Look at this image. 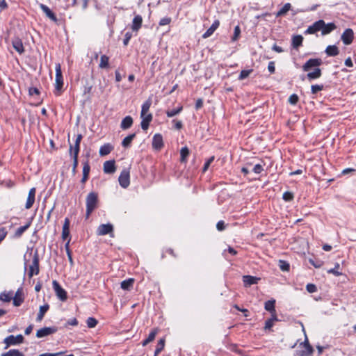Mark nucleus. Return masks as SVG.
Instances as JSON below:
<instances>
[{
  "label": "nucleus",
  "mask_w": 356,
  "mask_h": 356,
  "mask_svg": "<svg viewBox=\"0 0 356 356\" xmlns=\"http://www.w3.org/2000/svg\"><path fill=\"white\" fill-rule=\"evenodd\" d=\"M339 267V264H337V265H336L335 268H332V269H330V270H327V273H328L334 274V275H336V276H339V275H341V273H339V271H337V270H336V268H338Z\"/></svg>",
  "instance_id": "e2e57ef3"
},
{
  "label": "nucleus",
  "mask_w": 356,
  "mask_h": 356,
  "mask_svg": "<svg viewBox=\"0 0 356 356\" xmlns=\"http://www.w3.org/2000/svg\"><path fill=\"white\" fill-rule=\"evenodd\" d=\"M1 356H24V355L18 350L12 349L6 353H2Z\"/></svg>",
  "instance_id": "ea45409f"
},
{
  "label": "nucleus",
  "mask_w": 356,
  "mask_h": 356,
  "mask_svg": "<svg viewBox=\"0 0 356 356\" xmlns=\"http://www.w3.org/2000/svg\"><path fill=\"white\" fill-rule=\"evenodd\" d=\"M172 122L175 124V129L180 130L183 127V124L181 120H173Z\"/></svg>",
  "instance_id": "13d9d810"
},
{
  "label": "nucleus",
  "mask_w": 356,
  "mask_h": 356,
  "mask_svg": "<svg viewBox=\"0 0 356 356\" xmlns=\"http://www.w3.org/2000/svg\"><path fill=\"white\" fill-rule=\"evenodd\" d=\"M116 170L114 160L106 161L104 163V172L106 174H113Z\"/></svg>",
  "instance_id": "2eb2a0df"
},
{
  "label": "nucleus",
  "mask_w": 356,
  "mask_h": 356,
  "mask_svg": "<svg viewBox=\"0 0 356 356\" xmlns=\"http://www.w3.org/2000/svg\"><path fill=\"white\" fill-rule=\"evenodd\" d=\"M13 47L19 54L24 52V48L22 40L19 38H15L13 42Z\"/></svg>",
  "instance_id": "4be33fe9"
},
{
  "label": "nucleus",
  "mask_w": 356,
  "mask_h": 356,
  "mask_svg": "<svg viewBox=\"0 0 356 356\" xmlns=\"http://www.w3.org/2000/svg\"><path fill=\"white\" fill-rule=\"evenodd\" d=\"M40 9L45 13L47 17L54 22H57L58 19L56 15L51 10V9L44 4L41 3L40 5Z\"/></svg>",
  "instance_id": "6ab92c4d"
},
{
  "label": "nucleus",
  "mask_w": 356,
  "mask_h": 356,
  "mask_svg": "<svg viewBox=\"0 0 356 356\" xmlns=\"http://www.w3.org/2000/svg\"><path fill=\"white\" fill-rule=\"evenodd\" d=\"M24 337L22 334L17 336L10 335L4 339L3 342L6 343L5 349H7L10 346L17 345L23 343Z\"/></svg>",
  "instance_id": "20e7f679"
},
{
  "label": "nucleus",
  "mask_w": 356,
  "mask_h": 356,
  "mask_svg": "<svg viewBox=\"0 0 356 356\" xmlns=\"http://www.w3.org/2000/svg\"><path fill=\"white\" fill-rule=\"evenodd\" d=\"M134 282V280L133 278L125 280L121 282V288L129 291L133 287Z\"/></svg>",
  "instance_id": "473e14b6"
},
{
  "label": "nucleus",
  "mask_w": 356,
  "mask_h": 356,
  "mask_svg": "<svg viewBox=\"0 0 356 356\" xmlns=\"http://www.w3.org/2000/svg\"><path fill=\"white\" fill-rule=\"evenodd\" d=\"M113 149L114 147L111 143L104 144L99 148V154L101 156H106L109 154Z\"/></svg>",
  "instance_id": "393cba45"
},
{
  "label": "nucleus",
  "mask_w": 356,
  "mask_h": 356,
  "mask_svg": "<svg viewBox=\"0 0 356 356\" xmlns=\"http://www.w3.org/2000/svg\"><path fill=\"white\" fill-rule=\"evenodd\" d=\"M142 119L140 126L143 130H147L149 127L150 122L152 120V115L151 113H148L147 115H145L143 116L140 115Z\"/></svg>",
  "instance_id": "aec40b11"
},
{
  "label": "nucleus",
  "mask_w": 356,
  "mask_h": 356,
  "mask_svg": "<svg viewBox=\"0 0 356 356\" xmlns=\"http://www.w3.org/2000/svg\"><path fill=\"white\" fill-rule=\"evenodd\" d=\"M183 110V106H180L177 108L172 110H168L165 111V114L168 118H172L177 114L180 113Z\"/></svg>",
  "instance_id": "e433bc0d"
},
{
  "label": "nucleus",
  "mask_w": 356,
  "mask_h": 356,
  "mask_svg": "<svg viewBox=\"0 0 356 356\" xmlns=\"http://www.w3.org/2000/svg\"><path fill=\"white\" fill-rule=\"evenodd\" d=\"M323 20L320 19L314 22L312 26H309L307 29L305 31L306 34H314L317 31H321V29L323 28Z\"/></svg>",
  "instance_id": "f8f14e48"
},
{
  "label": "nucleus",
  "mask_w": 356,
  "mask_h": 356,
  "mask_svg": "<svg viewBox=\"0 0 356 356\" xmlns=\"http://www.w3.org/2000/svg\"><path fill=\"white\" fill-rule=\"evenodd\" d=\"M135 137H136V134H132L127 136V137H125L123 139V140L122 142V145L124 147H129Z\"/></svg>",
  "instance_id": "4c0bfd02"
},
{
  "label": "nucleus",
  "mask_w": 356,
  "mask_h": 356,
  "mask_svg": "<svg viewBox=\"0 0 356 356\" xmlns=\"http://www.w3.org/2000/svg\"><path fill=\"white\" fill-rule=\"evenodd\" d=\"M56 79H55V91L56 95L58 96L61 93L63 86V78L62 74L61 66L60 63H56Z\"/></svg>",
  "instance_id": "f03ea898"
},
{
  "label": "nucleus",
  "mask_w": 356,
  "mask_h": 356,
  "mask_svg": "<svg viewBox=\"0 0 356 356\" xmlns=\"http://www.w3.org/2000/svg\"><path fill=\"white\" fill-rule=\"evenodd\" d=\"M70 220L68 218H65L62 230V238L63 240H65L70 236Z\"/></svg>",
  "instance_id": "a878e982"
},
{
  "label": "nucleus",
  "mask_w": 356,
  "mask_h": 356,
  "mask_svg": "<svg viewBox=\"0 0 356 356\" xmlns=\"http://www.w3.org/2000/svg\"><path fill=\"white\" fill-rule=\"evenodd\" d=\"M35 188H32L30 189L26 200V203L25 205L26 209H30L35 202Z\"/></svg>",
  "instance_id": "a211bd4d"
},
{
  "label": "nucleus",
  "mask_w": 356,
  "mask_h": 356,
  "mask_svg": "<svg viewBox=\"0 0 356 356\" xmlns=\"http://www.w3.org/2000/svg\"><path fill=\"white\" fill-rule=\"evenodd\" d=\"M189 154L190 150L186 146L183 147L180 150V156H188Z\"/></svg>",
  "instance_id": "0e129e2a"
},
{
  "label": "nucleus",
  "mask_w": 356,
  "mask_h": 356,
  "mask_svg": "<svg viewBox=\"0 0 356 356\" xmlns=\"http://www.w3.org/2000/svg\"><path fill=\"white\" fill-rule=\"evenodd\" d=\"M275 300H270L265 302V309L268 312H270V313L275 314Z\"/></svg>",
  "instance_id": "f704fd0d"
},
{
  "label": "nucleus",
  "mask_w": 356,
  "mask_h": 356,
  "mask_svg": "<svg viewBox=\"0 0 356 356\" xmlns=\"http://www.w3.org/2000/svg\"><path fill=\"white\" fill-rule=\"evenodd\" d=\"M322 63L323 61L321 58H310L302 65V70L304 72H309L312 68L318 67Z\"/></svg>",
  "instance_id": "423d86ee"
},
{
  "label": "nucleus",
  "mask_w": 356,
  "mask_h": 356,
  "mask_svg": "<svg viewBox=\"0 0 356 356\" xmlns=\"http://www.w3.org/2000/svg\"><path fill=\"white\" fill-rule=\"evenodd\" d=\"M31 223L28 222L26 225L17 228L15 234V236H21L22 234L29 227Z\"/></svg>",
  "instance_id": "79ce46f5"
},
{
  "label": "nucleus",
  "mask_w": 356,
  "mask_h": 356,
  "mask_svg": "<svg viewBox=\"0 0 356 356\" xmlns=\"http://www.w3.org/2000/svg\"><path fill=\"white\" fill-rule=\"evenodd\" d=\"M291 8V5L289 3H285L283 7L276 13V17H281L286 14V13L290 10Z\"/></svg>",
  "instance_id": "c9c22d12"
},
{
  "label": "nucleus",
  "mask_w": 356,
  "mask_h": 356,
  "mask_svg": "<svg viewBox=\"0 0 356 356\" xmlns=\"http://www.w3.org/2000/svg\"><path fill=\"white\" fill-rule=\"evenodd\" d=\"M260 280V278L251 276V275H244L243 276V281L244 283V286L245 287H249L252 284H257L258 281Z\"/></svg>",
  "instance_id": "dca6fc26"
},
{
  "label": "nucleus",
  "mask_w": 356,
  "mask_h": 356,
  "mask_svg": "<svg viewBox=\"0 0 356 356\" xmlns=\"http://www.w3.org/2000/svg\"><path fill=\"white\" fill-rule=\"evenodd\" d=\"M58 331V327H44L38 330L36 332V337L38 338H42L47 337L48 335L52 334Z\"/></svg>",
  "instance_id": "6e6552de"
},
{
  "label": "nucleus",
  "mask_w": 356,
  "mask_h": 356,
  "mask_svg": "<svg viewBox=\"0 0 356 356\" xmlns=\"http://www.w3.org/2000/svg\"><path fill=\"white\" fill-rule=\"evenodd\" d=\"M304 346L307 350V355H312L314 352L313 347L309 344L307 339H305L304 341Z\"/></svg>",
  "instance_id": "09e8293b"
},
{
  "label": "nucleus",
  "mask_w": 356,
  "mask_h": 356,
  "mask_svg": "<svg viewBox=\"0 0 356 356\" xmlns=\"http://www.w3.org/2000/svg\"><path fill=\"white\" fill-rule=\"evenodd\" d=\"M90 167L88 163V161L84 163L83 168V175H89Z\"/></svg>",
  "instance_id": "bf43d9fd"
},
{
  "label": "nucleus",
  "mask_w": 356,
  "mask_h": 356,
  "mask_svg": "<svg viewBox=\"0 0 356 356\" xmlns=\"http://www.w3.org/2000/svg\"><path fill=\"white\" fill-rule=\"evenodd\" d=\"M170 22H171V18L166 17H163V18L161 19L159 24L160 26H165V25L169 24Z\"/></svg>",
  "instance_id": "4d7b16f0"
},
{
  "label": "nucleus",
  "mask_w": 356,
  "mask_h": 356,
  "mask_svg": "<svg viewBox=\"0 0 356 356\" xmlns=\"http://www.w3.org/2000/svg\"><path fill=\"white\" fill-rule=\"evenodd\" d=\"M220 25V22L218 20H215L211 26L207 30V31L202 35L203 38H207L210 37L214 31L218 28Z\"/></svg>",
  "instance_id": "412c9836"
},
{
  "label": "nucleus",
  "mask_w": 356,
  "mask_h": 356,
  "mask_svg": "<svg viewBox=\"0 0 356 356\" xmlns=\"http://www.w3.org/2000/svg\"><path fill=\"white\" fill-rule=\"evenodd\" d=\"M142 24L143 17L139 15H136L132 21L131 29L137 32L141 28Z\"/></svg>",
  "instance_id": "f3484780"
},
{
  "label": "nucleus",
  "mask_w": 356,
  "mask_h": 356,
  "mask_svg": "<svg viewBox=\"0 0 356 356\" xmlns=\"http://www.w3.org/2000/svg\"><path fill=\"white\" fill-rule=\"evenodd\" d=\"M86 323L88 327L93 328L97 325L98 321L93 317H89Z\"/></svg>",
  "instance_id": "c03bdc74"
},
{
  "label": "nucleus",
  "mask_w": 356,
  "mask_h": 356,
  "mask_svg": "<svg viewBox=\"0 0 356 356\" xmlns=\"http://www.w3.org/2000/svg\"><path fill=\"white\" fill-rule=\"evenodd\" d=\"M283 199L287 202L291 201L293 199V194L291 192L286 191L283 194Z\"/></svg>",
  "instance_id": "603ef678"
},
{
  "label": "nucleus",
  "mask_w": 356,
  "mask_h": 356,
  "mask_svg": "<svg viewBox=\"0 0 356 356\" xmlns=\"http://www.w3.org/2000/svg\"><path fill=\"white\" fill-rule=\"evenodd\" d=\"M240 34H241L240 27H239V26H236L234 28V35L232 38V40L236 41L238 39Z\"/></svg>",
  "instance_id": "8fccbe9b"
},
{
  "label": "nucleus",
  "mask_w": 356,
  "mask_h": 356,
  "mask_svg": "<svg viewBox=\"0 0 356 356\" xmlns=\"http://www.w3.org/2000/svg\"><path fill=\"white\" fill-rule=\"evenodd\" d=\"M165 339H161L157 343L155 352H154V356H157L164 348L165 346Z\"/></svg>",
  "instance_id": "58836bf2"
},
{
  "label": "nucleus",
  "mask_w": 356,
  "mask_h": 356,
  "mask_svg": "<svg viewBox=\"0 0 356 356\" xmlns=\"http://www.w3.org/2000/svg\"><path fill=\"white\" fill-rule=\"evenodd\" d=\"M92 86L86 83L83 87V95H90L92 92Z\"/></svg>",
  "instance_id": "3c124183"
},
{
  "label": "nucleus",
  "mask_w": 356,
  "mask_h": 356,
  "mask_svg": "<svg viewBox=\"0 0 356 356\" xmlns=\"http://www.w3.org/2000/svg\"><path fill=\"white\" fill-rule=\"evenodd\" d=\"M113 232V226L110 224H102L97 228V234L99 236L106 235Z\"/></svg>",
  "instance_id": "9d476101"
},
{
  "label": "nucleus",
  "mask_w": 356,
  "mask_h": 356,
  "mask_svg": "<svg viewBox=\"0 0 356 356\" xmlns=\"http://www.w3.org/2000/svg\"><path fill=\"white\" fill-rule=\"evenodd\" d=\"M306 289L307 291L309 292V293H315L316 291H317V287L315 284H308L307 286H306Z\"/></svg>",
  "instance_id": "5fc2aeb1"
},
{
  "label": "nucleus",
  "mask_w": 356,
  "mask_h": 356,
  "mask_svg": "<svg viewBox=\"0 0 356 356\" xmlns=\"http://www.w3.org/2000/svg\"><path fill=\"white\" fill-rule=\"evenodd\" d=\"M118 181L120 183V185L124 188H126L129 186L130 181H129V170L128 169H124L119 178Z\"/></svg>",
  "instance_id": "0eeeda50"
},
{
  "label": "nucleus",
  "mask_w": 356,
  "mask_h": 356,
  "mask_svg": "<svg viewBox=\"0 0 356 356\" xmlns=\"http://www.w3.org/2000/svg\"><path fill=\"white\" fill-rule=\"evenodd\" d=\"M75 137H76V138H75L74 143V144L70 143V153L71 156L72 154H73V156H78V154L79 152V145H80L81 140L82 139V135L78 134V135L75 136Z\"/></svg>",
  "instance_id": "1a4fd4ad"
},
{
  "label": "nucleus",
  "mask_w": 356,
  "mask_h": 356,
  "mask_svg": "<svg viewBox=\"0 0 356 356\" xmlns=\"http://www.w3.org/2000/svg\"><path fill=\"white\" fill-rule=\"evenodd\" d=\"M52 284L56 293V296L58 297V298L63 302L66 301L67 299V295L65 290L63 289L59 283L56 280L53 281Z\"/></svg>",
  "instance_id": "39448f33"
},
{
  "label": "nucleus",
  "mask_w": 356,
  "mask_h": 356,
  "mask_svg": "<svg viewBox=\"0 0 356 356\" xmlns=\"http://www.w3.org/2000/svg\"><path fill=\"white\" fill-rule=\"evenodd\" d=\"M353 37V31L351 29H347L342 33L341 40L344 44L348 45L352 43Z\"/></svg>",
  "instance_id": "9b49d317"
},
{
  "label": "nucleus",
  "mask_w": 356,
  "mask_h": 356,
  "mask_svg": "<svg viewBox=\"0 0 356 356\" xmlns=\"http://www.w3.org/2000/svg\"><path fill=\"white\" fill-rule=\"evenodd\" d=\"M279 267L282 271H289L290 268L289 264L284 260H280Z\"/></svg>",
  "instance_id": "37998d69"
},
{
  "label": "nucleus",
  "mask_w": 356,
  "mask_h": 356,
  "mask_svg": "<svg viewBox=\"0 0 356 356\" xmlns=\"http://www.w3.org/2000/svg\"><path fill=\"white\" fill-rule=\"evenodd\" d=\"M213 158H214V157H211L209 159H208V160L206 161V163H204V165L203 169H202V171H203V172H206V171L208 170V168H209V165H211V163L213 162Z\"/></svg>",
  "instance_id": "680f3d73"
},
{
  "label": "nucleus",
  "mask_w": 356,
  "mask_h": 356,
  "mask_svg": "<svg viewBox=\"0 0 356 356\" xmlns=\"http://www.w3.org/2000/svg\"><path fill=\"white\" fill-rule=\"evenodd\" d=\"M151 105H152V100L150 98H149L142 105V109H141V113H140L141 116L148 114L147 113L149 110Z\"/></svg>",
  "instance_id": "72a5a7b5"
},
{
  "label": "nucleus",
  "mask_w": 356,
  "mask_h": 356,
  "mask_svg": "<svg viewBox=\"0 0 356 356\" xmlns=\"http://www.w3.org/2000/svg\"><path fill=\"white\" fill-rule=\"evenodd\" d=\"M299 100V97L296 94H293L289 97V103L292 105H296Z\"/></svg>",
  "instance_id": "de8ad7c7"
},
{
  "label": "nucleus",
  "mask_w": 356,
  "mask_h": 356,
  "mask_svg": "<svg viewBox=\"0 0 356 356\" xmlns=\"http://www.w3.org/2000/svg\"><path fill=\"white\" fill-rule=\"evenodd\" d=\"M322 75V71L320 68H314L313 72H309L307 74L308 80L312 81L320 78Z\"/></svg>",
  "instance_id": "b1692460"
},
{
  "label": "nucleus",
  "mask_w": 356,
  "mask_h": 356,
  "mask_svg": "<svg viewBox=\"0 0 356 356\" xmlns=\"http://www.w3.org/2000/svg\"><path fill=\"white\" fill-rule=\"evenodd\" d=\"M216 228L218 231H223L225 229V224L223 220H220L217 222Z\"/></svg>",
  "instance_id": "052dcab7"
},
{
  "label": "nucleus",
  "mask_w": 356,
  "mask_h": 356,
  "mask_svg": "<svg viewBox=\"0 0 356 356\" xmlns=\"http://www.w3.org/2000/svg\"><path fill=\"white\" fill-rule=\"evenodd\" d=\"M323 89V85H312L311 87L312 94L315 95L318 92L321 91Z\"/></svg>",
  "instance_id": "49530a36"
},
{
  "label": "nucleus",
  "mask_w": 356,
  "mask_h": 356,
  "mask_svg": "<svg viewBox=\"0 0 356 356\" xmlns=\"http://www.w3.org/2000/svg\"><path fill=\"white\" fill-rule=\"evenodd\" d=\"M133 124V118L128 115L126 116L121 122L120 127L123 130L129 129Z\"/></svg>",
  "instance_id": "bb28decb"
},
{
  "label": "nucleus",
  "mask_w": 356,
  "mask_h": 356,
  "mask_svg": "<svg viewBox=\"0 0 356 356\" xmlns=\"http://www.w3.org/2000/svg\"><path fill=\"white\" fill-rule=\"evenodd\" d=\"M24 295L22 288H19L16 291L15 296L13 297V305L15 307H19L24 302Z\"/></svg>",
  "instance_id": "4468645a"
},
{
  "label": "nucleus",
  "mask_w": 356,
  "mask_h": 356,
  "mask_svg": "<svg viewBox=\"0 0 356 356\" xmlns=\"http://www.w3.org/2000/svg\"><path fill=\"white\" fill-rule=\"evenodd\" d=\"M13 291H10L9 293H1L0 294V300L3 302H8L13 298Z\"/></svg>",
  "instance_id": "a19ab883"
},
{
  "label": "nucleus",
  "mask_w": 356,
  "mask_h": 356,
  "mask_svg": "<svg viewBox=\"0 0 356 356\" xmlns=\"http://www.w3.org/2000/svg\"><path fill=\"white\" fill-rule=\"evenodd\" d=\"M263 170V168L261 165L257 164L254 166L252 168V171L255 172L256 174H259Z\"/></svg>",
  "instance_id": "338daca9"
},
{
  "label": "nucleus",
  "mask_w": 356,
  "mask_h": 356,
  "mask_svg": "<svg viewBox=\"0 0 356 356\" xmlns=\"http://www.w3.org/2000/svg\"><path fill=\"white\" fill-rule=\"evenodd\" d=\"M253 71V70H242L239 74L238 79L239 80H243L244 79L247 78Z\"/></svg>",
  "instance_id": "a18cd8bd"
},
{
  "label": "nucleus",
  "mask_w": 356,
  "mask_h": 356,
  "mask_svg": "<svg viewBox=\"0 0 356 356\" xmlns=\"http://www.w3.org/2000/svg\"><path fill=\"white\" fill-rule=\"evenodd\" d=\"M325 53L329 56H335L339 54V51L336 45H329L325 49Z\"/></svg>",
  "instance_id": "c85d7f7f"
},
{
  "label": "nucleus",
  "mask_w": 356,
  "mask_h": 356,
  "mask_svg": "<svg viewBox=\"0 0 356 356\" xmlns=\"http://www.w3.org/2000/svg\"><path fill=\"white\" fill-rule=\"evenodd\" d=\"M303 37L301 35H294L292 38V46L294 49H298L302 44Z\"/></svg>",
  "instance_id": "c756f323"
},
{
  "label": "nucleus",
  "mask_w": 356,
  "mask_h": 356,
  "mask_svg": "<svg viewBox=\"0 0 356 356\" xmlns=\"http://www.w3.org/2000/svg\"><path fill=\"white\" fill-rule=\"evenodd\" d=\"M49 306L48 304H45L40 307L39 312L38 314L36 321L40 322L42 320L45 313L48 311Z\"/></svg>",
  "instance_id": "7c9ffc66"
},
{
  "label": "nucleus",
  "mask_w": 356,
  "mask_h": 356,
  "mask_svg": "<svg viewBox=\"0 0 356 356\" xmlns=\"http://www.w3.org/2000/svg\"><path fill=\"white\" fill-rule=\"evenodd\" d=\"M268 70L270 72V74L275 73V62L270 61L268 65Z\"/></svg>",
  "instance_id": "69168bd1"
},
{
  "label": "nucleus",
  "mask_w": 356,
  "mask_h": 356,
  "mask_svg": "<svg viewBox=\"0 0 356 356\" xmlns=\"http://www.w3.org/2000/svg\"><path fill=\"white\" fill-rule=\"evenodd\" d=\"M163 146V137L161 134H156L154 136L152 140V147L156 150H159Z\"/></svg>",
  "instance_id": "ddd939ff"
},
{
  "label": "nucleus",
  "mask_w": 356,
  "mask_h": 356,
  "mask_svg": "<svg viewBox=\"0 0 356 356\" xmlns=\"http://www.w3.org/2000/svg\"><path fill=\"white\" fill-rule=\"evenodd\" d=\"M159 332V329L158 328H154L153 329L151 332L149 334L147 338L144 340L143 342H142V345L143 346H147L149 343L152 342V341L154 340L155 339V337L156 335V334L158 333Z\"/></svg>",
  "instance_id": "cd10ccee"
},
{
  "label": "nucleus",
  "mask_w": 356,
  "mask_h": 356,
  "mask_svg": "<svg viewBox=\"0 0 356 356\" xmlns=\"http://www.w3.org/2000/svg\"><path fill=\"white\" fill-rule=\"evenodd\" d=\"M309 262L316 268H320L322 266V262L321 261L315 262L312 259H309Z\"/></svg>",
  "instance_id": "774afa93"
},
{
  "label": "nucleus",
  "mask_w": 356,
  "mask_h": 356,
  "mask_svg": "<svg viewBox=\"0 0 356 356\" xmlns=\"http://www.w3.org/2000/svg\"><path fill=\"white\" fill-rule=\"evenodd\" d=\"M274 320H277L276 316H275L274 319H272V318L268 319L266 321V323H265L264 329L265 330H270L273 327V321Z\"/></svg>",
  "instance_id": "864d4df0"
},
{
  "label": "nucleus",
  "mask_w": 356,
  "mask_h": 356,
  "mask_svg": "<svg viewBox=\"0 0 356 356\" xmlns=\"http://www.w3.org/2000/svg\"><path fill=\"white\" fill-rule=\"evenodd\" d=\"M86 218H88L93 211L97 208L99 204L98 194L96 192H90L86 197Z\"/></svg>",
  "instance_id": "f257e3e1"
},
{
  "label": "nucleus",
  "mask_w": 356,
  "mask_h": 356,
  "mask_svg": "<svg viewBox=\"0 0 356 356\" xmlns=\"http://www.w3.org/2000/svg\"><path fill=\"white\" fill-rule=\"evenodd\" d=\"M39 255L38 252H35L33 257V261L31 265L29 266V270L28 273L29 277L31 278L34 275H38L40 272V268H39Z\"/></svg>",
  "instance_id": "7ed1b4c3"
},
{
  "label": "nucleus",
  "mask_w": 356,
  "mask_h": 356,
  "mask_svg": "<svg viewBox=\"0 0 356 356\" xmlns=\"http://www.w3.org/2000/svg\"><path fill=\"white\" fill-rule=\"evenodd\" d=\"M131 37H132L131 33L127 32L125 33L124 38L123 40V44H124V46H127L129 44V40H131Z\"/></svg>",
  "instance_id": "6e6d98bb"
},
{
  "label": "nucleus",
  "mask_w": 356,
  "mask_h": 356,
  "mask_svg": "<svg viewBox=\"0 0 356 356\" xmlns=\"http://www.w3.org/2000/svg\"><path fill=\"white\" fill-rule=\"evenodd\" d=\"M336 28H337V26L334 23L331 22V23L325 24V22L323 21V28L321 29V33L323 35L329 34L332 31L336 29Z\"/></svg>",
  "instance_id": "5701e85b"
},
{
  "label": "nucleus",
  "mask_w": 356,
  "mask_h": 356,
  "mask_svg": "<svg viewBox=\"0 0 356 356\" xmlns=\"http://www.w3.org/2000/svg\"><path fill=\"white\" fill-rule=\"evenodd\" d=\"M99 67L101 69H107L109 67V57L106 55H102L100 58Z\"/></svg>",
  "instance_id": "2f4dec72"
}]
</instances>
